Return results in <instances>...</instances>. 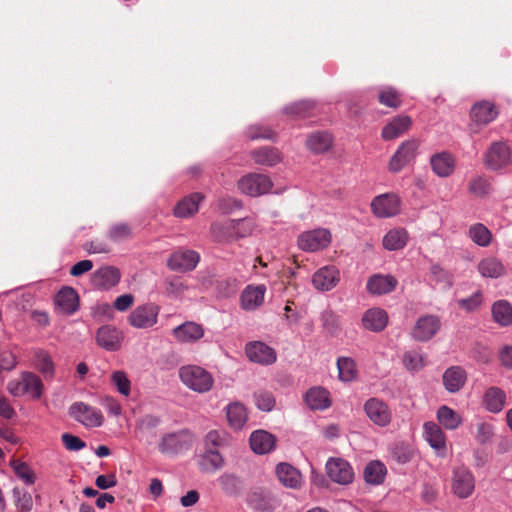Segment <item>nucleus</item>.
I'll list each match as a JSON object with an SVG mask.
<instances>
[{"label": "nucleus", "mask_w": 512, "mask_h": 512, "mask_svg": "<svg viewBox=\"0 0 512 512\" xmlns=\"http://www.w3.org/2000/svg\"><path fill=\"white\" fill-rule=\"evenodd\" d=\"M180 381L190 390L203 394L209 392L214 385L212 374L198 365H184L179 369Z\"/></svg>", "instance_id": "1"}, {"label": "nucleus", "mask_w": 512, "mask_h": 512, "mask_svg": "<svg viewBox=\"0 0 512 512\" xmlns=\"http://www.w3.org/2000/svg\"><path fill=\"white\" fill-rule=\"evenodd\" d=\"M42 380L32 372H22L18 379L7 383V391L14 397L27 396L32 400H38L43 394Z\"/></svg>", "instance_id": "2"}, {"label": "nucleus", "mask_w": 512, "mask_h": 512, "mask_svg": "<svg viewBox=\"0 0 512 512\" xmlns=\"http://www.w3.org/2000/svg\"><path fill=\"white\" fill-rule=\"evenodd\" d=\"M332 241V234L326 228L302 232L297 238L298 247L305 252H318L326 249Z\"/></svg>", "instance_id": "3"}, {"label": "nucleus", "mask_w": 512, "mask_h": 512, "mask_svg": "<svg viewBox=\"0 0 512 512\" xmlns=\"http://www.w3.org/2000/svg\"><path fill=\"white\" fill-rule=\"evenodd\" d=\"M69 415L86 428L100 427L104 422L101 410L84 402L73 403L69 408Z\"/></svg>", "instance_id": "4"}, {"label": "nucleus", "mask_w": 512, "mask_h": 512, "mask_svg": "<svg viewBox=\"0 0 512 512\" xmlns=\"http://www.w3.org/2000/svg\"><path fill=\"white\" fill-rule=\"evenodd\" d=\"M192 434L187 430L167 433L162 436L158 448L163 454L174 455L186 451L192 445Z\"/></svg>", "instance_id": "5"}, {"label": "nucleus", "mask_w": 512, "mask_h": 512, "mask_svg": "<svg viewBox=\"0 0 512 512\" xmlns=\"http://www.w3.org/2000/svg\"><path fill=\"white\" fill-rule=\"evenodd\" d=\"M269 176L259 173H250L238 181V189L245 195L258 197L268 193L272 188Z\"/></svg>", "instance_id": "6"}, {"label": "nucleus", "mask_w": 512, "mask_h": 512, "mask_svg": "<svg viewBox=\"0 0 512 512\" xmlns=\"http://www.w3.org/2000/svg\"><path fill=\"white\" fill-rule=\"evenodd\" d=\"M485 166L497 171L512 164V150L505 142H494L484 156Z\"/></svg>", "instance_id": "7"}, {"label": "nucleus", "mask_w": 512, "mask_h": 512, "mask_svg": "<svg viewBox=\"0 0 512 512\" xmlns=\"http://www.w3.org/2000/svg\"><path fill=\"white\" fill-rule=\"evenodd\" d=\"M160 308L154 303H146L137 306L129 315L128 322L132 327L138 329H148L153 327L158 321Z\"/></svg>", "instance_id": "8"}, {"label": "nucleus", "mask_w": 512, "mask_h": 512, "mask_svg": "<svg viewBox=\"0 0 512 512\" xmlns=\"http://www.w3.org/2000/svg\"><path fill=\"white\" fill-rule=\"evenodd\" d=\"M328 477L339 485H348L354 480V470L350 463L343 458L331 457L326 462Z\"/></svg>", "instance_id": "9"}, {"label": "nucleus", "mask_w": 512, "mask_h": 512, "mask_svg": "<svg viewBox=\"0 0 512 512\" xmlns=\"http://www.w3.org/2000/svg\"><path fill=\"white\" fill-rule=\"evenodd\" d=\"M401 201L394 193H385L376 196L371 204V211L377 218H390L400 212Z\"/></svg>", "instance_id": "10"}, {"label": "nucleus", "mask_w": 512, "mask_h": 512, "mask_svg": "<svg viewBox=\"0 0 512 512\" xmlns=\"http://www.w3.org/2000/svg\"><path fill=\"white\" fill-rule=\"evenodd\" d=\"M452 491L462 499L468 498L475 489V478L466 467H457L453 470Z\"/></svg>", "instance_id": "11"}, {"label": "nucleus", "mask_w": 512, "mask_h": 512, "mask_svg": "<svg viewBox=\"0 0 512 512\" xmlns=\"http://www.w3.org/2000/svg\"><path fill=\"white\" fill-rule=\"evenodd\" d=\"M200 255L193 250L180 249L172 253L167 260V266L172 271L188 272L196 268Z\"/></svg>", "instance_id": "12"}, {"label": "nucleus", "mask_w": 512, "mask_h": 512, "mask_svg": "<svg viewBox=\"0 0 512 512\" xmlns=\"http://www.w3.org/2000/svg\"><path fill=\"white\" fill-rule=\"evenodd\" d=\"M419 142L415 139L403 142L389 161V170L397 173L402 170L417 154Z\"/></svg>", "instance_id": "13"}, {"label": "nucleus", "mask_w": 512, "mask_h": 512, "mask_svg": "<svg viewBox=\"0 0 512 512\" xmlns=\"http://www.w3.org/2000/svg\"><path fill=\"white\" fill-rule=\"evenodd\" d=\"M364 411L377 426L385 427L391 422L392 414L388 405L378 398L368 399L364 404Z\"/></svg>", "instance_id": "14"}, {"label": "nucleus", "mask_w": 512, "mask_h": 512, "mask_svg": "<svg viewBox=\"0 0 512 512\" xmlns=\"http://www.w3.org/2000/svg\"><path fill=\"white\" fill-rule=\"evenodd\" d=\"M245 352L250 361L261 365H271L277 359L275 349L261 341L247 343Z\"/></svg>", "instance_id": "15"}, {"label": "nucleus", "mask_w": 512, "mask_h": 512, "mask_svg": "<svg viewBox=\"0 0 512 512\" xmlns=\"http://www.w3.org/2000/svg\"><path fill=\"white\" fill-rule=\"evenodd\" d=\"M340 281L339 270L333 265L319 268L312 276V284L315 289L325 292L330 291Z\"/></svg>", "instance_id": "16"}, {"label": "nucleus", "mask_w": 512, "mask_h": 512, "mask_svg": "<svg viewBox=\"0 0 512 512\" xmlns=\"http://www.w3.org/2000/svg\"><path fill=\"white\" fill-rule=\"evenodd\" d=\"M440 327V319L437 316H422L412 330V337L417 341H428L439 331Z\"/></svg>", "instance_id": "17"}, {"label": "nucleus", "mask_w": 512, "mask_h": 512, "mask_svg": "<svg viewBox=\"0 0 512 512\" xmlns=\"http://www.w3.org/2000/svg\"><path fill=\"white\" fill-rule=\"evenodd\" d=\"M122 341L123 333L112 325H104L97 330L96 342L107 351L119 350Z\"/></svg>", "instance_id": "18"}, {"label": "nucleus", "mask_w": 512, "mask_h": 512, "mask_svg": "<svg viewBox=\"0 0 512 512\" xmlns=\"http://www.w3.org/2000/svg\"><path fill=\"white\" fill-rule=\"evenodd\" d=\"M388 321L389 317L384 309L372 307L363 313L361 325L365 330L378 333L387 327Z\"/></svg>", "instance_id": "19"}, {"label": "nucleus", "mask_w": 512, "mask_h": 512, "mask_svg": "<svg viewBox=\"0 0 512 512\" xmlns=\"http://www.w3.org/2000/svg\"><path fill=\"white\" fill-rule=\"evenodd\" d=\"M121 279V273L114 266H103L92 274V284L102 290H108L116 286Z\"/></svg>", "instance_id": "20"}, {"label": "nucleus", "mask_w": 512, "mask_h": 512, "mask_svg": "<svg viewBox=\"0 0 512 512\" xmlns=\"http://www.w3.org/2000/svg\"><path fill=\"white\" fill-rule=\"evenodd\" d=\"M423 436L429 445L436 451L437 455H446V436L438 424L426 422L423 426Z\"/></svg>", "instance_id": "21"}, {"label": "nucleus", "mask_w": 512, "mask_h": 512, "mask_svg": "<svg viewBox=\"0 0 512 512\" xmlns=\"http://www.w3.org/2000/svg\"><path fill=\"white\" fill-rule=\"evenodd\" d=\"M172 334L181 343H194L204 336V328L201 324L187 321L175 327Z\"/></svg>", "instance_id": "22"}, {"label": "nucleus", "mask_w": 512, "mask_h": 512, "mask_svg": "<svg viewBox=\"0 0 512 512\" xmlns=\"http://www.w3.org/2000/svg\"><path fill=\"white\" fill-rule=\"evenodd\" d=\"M266 293L265 285H248L241 293V307L247 311H253L264 302Z\"/></svg>", "instance_id": "23"}, {"label": "nucleus", "mask_w": 512, "mask_h": 512, "mask_svg": "<svg viewBox=\"0 0 512 512\" xmlns=\"http://www.w3.org/2000/svg\"><path fill=\"white\" fill-rule=\"evenodd\" d=\"M430 165L432 171L441 178L452 175L455 170L456 161L449 152H439L431 156Z\"/></svg>", "instance_id": "24"}, {"label": "nucleus", "mask_w": 512, "mask_h": 512, "mask_svg": "<svg viewBox=\"0 0 512 512\" xmlns=\"http://www.w3.org/2000/svg\"><path fill=\"white\" fill-rule=\"evenodd\" d=\"M412 125V119L407 115H398L389 121L382 129L381 136L389 141L406 133Z\"/></svg>", "instance_id": "25"}, {"label": "nucleus", "mask_w": 512, "mask_h": 512, "mask_svg": "<svg viewBox=\"0 0 512 512\" xmlns=\"http://www.w3.org/2000/svg\"><path fill=\"white\" fill-rule=\"evenodd\" d=\"M397 279L392 275L374 274L367 281V291L373 295L388 294L395 290Z\"/></svg>", "instance_id": "26"}, {"label": "nucleus", "mask_w": 512, "mask_h": 512, "mask_svg": "<svg viewBox=\"0 0 512 512\" xmlns=\"http://www.w3.org/2000/svg\"><path fill=\"white\" fill-rule=\"evenodd\" d=\"M471 120L477 125H487L498 116L493 103L480 101L473 105L470 112Z\"/></svg>", "instance_id": "27"}, {"label": "nucleus", "mask_w": 512, "mask_h": 512, "mask_svg": "<svg viewBox=\"0 0 512 512\" xmlns=\"http://www.w3.org/2000/svg\"><path fill=\"white\" fill-rule=\"evenodd\" d=\"M276 475L281 484L290 489H299L302 485V475L298 469L288 463L276 466Z\"/></svg>", "instance_id": "28"}, {"label": "nucleus", "mask_w": 512, "mask_h": 512, "mask_svg": "<svg viewBox=\"0 0 512 512\" xmlns=\"http://www.w3.org/2000/svg\"><path fill=\"white\" fill-rule=\"evenodd\" d=\"M249 442L253 452L263 455L274 449L276 438L265 430H256L250 435Z\"/></svg>", "instance_id": "29"}, {"label": "nucleus", "mask_w": 512, "mask_h": 512, "mask_svg": "<svg viewBox=\"0 0 512 512\" xmlns=\"http://www.w3.org/2000/svg\"><path fill=\"white\" fill-rule=\"evenodd\" d=\"M55 304L61 313L70 315L78 309V294L73 288L64 287L57 293Z\"/></svg>", "instance_id": "30"}, {"label": "nucleus", "mask_w": 512, "mask_h": 512, "mask_svg": "<svg viewBox=\"0 0 512 512\" xmlns=\"http://www.w3.org/2000/svg\"><path fill=\"white\" fill-rule=\"evenodd\" d=\"M204 199L201 193L195 192L180 200L174 208V215L178 218H189L199 210V204Z\"/></svg>", "instance_id": "31"}, {"label": "nucleus", "mask_w": 512, "mask_h": 512, "mask_svg": "<svg viewBox=\"0 0 512 512\" xmlns=\"http://www.w3.org/2000/svg\"><path fill=\"white\" fill-rule=\"evenodd\" d=\"M467 374L460 366H452L443 374V384L450 393L458 392L466 383Z\"/></svg>", "instance_id": "32"}, {"label": "nucleus", "mask_w": 512, "mask_h": 512, "mask_svg": "<svg viewBox=\"0 0 512 512\" xmlns=\"http://www.w3.org/2000/svg\"><path fill=\"white\" fill-rule=\"evenodd\" d=\"M307 406L312 410H324L331 406L329 392L322 387H312L304 397Z\"/></svg>", "instance_id": "33"}, {"label": "nucleus", "mask_w": 512, "mask_h": 512, "mask_svg": "<svg viewBox=\"0 0 512 512\" xmlns=\"http://www.w3.org/2000/svg\"><path fill=\"white\" fill-rule=\"evenodd\" d=\"M408 232L404 228H394L389 230L383 237V247L388 251L403 249L408 241Z\"/></svg>", "instance_id": "34"}, {"label": "nucleus", "mask_w": 512, "mask_h": 512, "mask_svg": "<svg viewBox=\"0 0 512 512\" xmlns=\"http://www.w3.org/2000/svg\"><path fill=\"white\" fill-rule=\"evenodd\" d=\"M478 271L485 278H499L506 273L503 263L495 257L482 259L478 264Z\"/></svg>", "instance_id": "35"}, {"label": "nucleus", "mask_w": 512, "mask_h": 512, "mask_svg": "<svg viewBox=\"0 0 512 512\" xmlns=\"http://www.w3.org/2000/svg\"><path fill=\"white\" fill-rule=\"evenodd\" d=\"M333 138L330 133L321 131L312 133L306 140V145L313 153H323L330 149Z\"/></svg>", "instance_id": "36"}, {"label": "nucleus", "mask_w": 512, "mask_h": 512, "mask_svg": "<svg viewBox=\"0 0 512 512\" xmlns=\"http://www.w3.org/2000/svg\"><path fill=\"white\" fill-rule=\"evenodd\" d=\"M493 320L500 326L512 325V305L507 300H498L492 305Z\"/></svg>", "instance_id": "37"}, {"label": "nucleus", "mask_w": 512, "mask_h": 512, "mask_svg": "<svg viewBox=\"0 0 512 512\" xmlns=\"http://www.w3.org/2000/svg\"><path fill=\"white\" fill-rule=\"evenodd\" d=\"M506 401V394L498 387H490L484 395V404L492 413L500 412Z\"/></svg>", "instance_id": "38"}, {"label": "nucleus", "mask_w": 512, "mask_h": 512, "mask_svg": "<svg viewBox=\"0 0 512 512\" xmlns=\"http://www.w3.org/2000/svg\"><path fill=\"white\" fill-rule=\"evenodd\" d=\"M251 157L256 164L274 166L281 161V155L276 148L263 147L252 151Z\"/></svg>", "instance_id": "39"}, {"label": "nucleus", "mask_w": 512, "mask_h": 512, "mask_svg": "<svg viewBox=\"0 0 512 512\" xmlns=\"http://www.w3.org/2000/svg\"><path fill=\"white\" fill-rule=\"evenodd\" d=\"M387 470L383 463L380 461L369 462L363 472L364 480L371 485L381 484L386 476Z\"/></svg>", "instance_id": "40"}, {"label": "nucleus", "mask_w": 512, "mask_h": 512, "mask_svg": "<svg viewBox=\"0 0 512 512\" xmlns=\"http://www.w3.org/2000/svg\"><path fill=\"white\" fill-rule=\"evenodd\" d=\"M437 420L447 430L457 429L463 421L458 413L446 405L438 409Z\"/></svg>", "instance_id": "41"}, {"label": "nucleus", "mask_w": 512, "mask_h": 512, "mask_svg": "<svg viewBox=\"0 0 512 512\" xmlns=\"http://www.w3.org/2000/svg\"><path fill=\"white\" fill-rule=\"evenodd\" d=\"M227 420L233 429H241L247 421V412L244 405L239 402L228 405Z\"/></svg>", "instance_id": "42"}, {"label": "nucleus", "mask_w": 512, "mask_h": 512, "mask_svg": "<svg viewBox=\"0 0 512 512\" xmlns=\"http://www.w3.org/2000/svg\"><path fill=\"white\" fill-rule=\"evenodd\" d=\"M339 379L343 382H351L357 377L355 361L350 357H339L337 359Z\"/></svg>", "instance_id": "43"}, {"label": "nucleus", "mask_w": 512, "mask_h": 512, "mask_svg": "<svg viewBox=\"0 0 512 512\" xmlns=\"http://www.w3.org/2000/svg\"><path fill=\"white\" fill-rule=\"evenodd\" d=\"M248 504L254 510L265 512L274 508L275 500L268 493L254 492L249 496Z\"/></svg>", "instance_id": "44"}, {"label": "nucleus", "mask_w": 512, "mask_h": 512, "mask_svg": "<svg viewBox=\"0 0 512 512\" xmlns=\"http://www.w3.org/2000/svg\"><path fill=\"white\" fill-rule=\"evenodd\" d=\"M469 237L475 244L486 247L491 243L492 234L486 226L477 223L469 228Z\"/></svg>", "instance_id": "45"}, {"label": "nucleus", "mask_w": 512, "mask_h": 512, "mask_svg": "<svg viewBox=\"0 0 512 512\" xmlns=\"http://www.w3.org/2000/svg\"><path fill=\"white\" fill-rule=\"evenodd\" d=\"M320 320L323 329L330 335L335 336L340 331V317L332 310L326 309L321 313Z\"/></svg>", "instance_id": "46"}, {"label": "nucleus", "mask_w": 512, "mask_h": 512, "mask_svg": "<svg viewBox=\"0 0 512 512\" xmlns=\"http://www.w3.org/2000/svg\"><path fill=\"white\" fill-rule=\"evenodd\" d=\"M218 483L224 493L235 495L242 489L240 479L231 473H224L218 478Z\"/></svg>", "instance_id": "47"}, {"label": "nucleus", "mask_w": 512, "mask_h": 512, "mask_svg": "<svg viewBox=\"0 0 512 512\" xmlns=\"http://www.w3.org/2000/svg\"><path fill=\"white\" fill-rule=\"evenodd\" d=\"M202 466L206 471H216L224 466V459L217 450L207 449L202 456Z\"/></svg>", "instance_id": "48"}, {"label": "nucleus", "mask_w": 512, "mask_h": 512, "mask_svg": "<svg viewBox=\"0 0 512 512\" xmlns=\"http://www.w3.org/2000/svg\"><path fill=\"white\" fill-rule=\"evenodd\" d=\"M402 361L405 368L412 372H417L425 366L424 355L417 350L405 352Z\"/></svg>", "instance_id": "49"}, {"label": "nucleus", "mask_w": 512, "mask_h": 512, "mask_svg": "<svg viewBox=\"0 0 512 512\" xmlns=\"http://www.w3.org/2000/svg\"><path fill=\"white\" fill-rule=\"evenodd\" d=\"M110 380L121 395L125 397H128L130 395L131 381L129 380L127 374L124 371L117 370L112 372Z\"/></svg>", "instance_id": "50"}, {"label": "nucleus", "mask_w": 512, "mask_h": 512, "mask_svg": "<svg viewBox=\"0 0 512 512\" xmlns=\"http://www.w3.org/2000/svg\"><path fill=\"white\" fill-rule=\"evenodd\" d=\"M231 220L215 222L211 225V233L215 241L223 242L233 239V228L229 227Z\"/></svg>", "instance_id": "51"}, {"label": "nucleus", "mask_w": 512, "mask_h": 512, "mask_svg": "<svg viewBox=\"0 0 512 512\" xmlns=\"http://www.w3.org/2000/svg\"><path fill=\"white\" fill-rule=\"evenodd\" d=\"M229 227L233 228V239L243 238L251 235L255 227L251 219L231 220Z\"/></svg>", "instance_id": "52"}, {"label": "nucleus", "mask_w": 512, "mask_h": 512, "mask_svg": "<svg viewBox=\"0 0 512 512\" xmlns=\"http://www.w3.org/2000/svg\"><path fill=\"white\" fill-rule=\"evenodd\" d=\"M11 467L13 468L15 474L27 485H32L35 483L36 476L33 470L29 467V465L25 462H20L18 460H14L11 462Z\"/></svg>", "instance_id": "53"}, {"label": "nucleus", "mask_w": 512, "mask_h": 512, "mask_svg": "<svg viewBox=\"0 0 512 512\" xmlns=\"http://www.w3.org/2000/svg\"><path fill=\"white\" fill-rule=\"evenodd\" d=\"M228 445V434L224 431L212 430L205 436V446L207 449L217 450V448Z\"/></svg>", "instance_id": "54"}, {"label": "nucleus", "mask_w": 512, "mask_h": 512, "mask_svg": "<svg viewBox=\"0 0 512 512\" xmlns=\"http://www.w3.org/2000/svg\"><path fill=\"white\" fill-rule=\"evenodd\" d=\"M492 190L490 182L482 177H474L469 183V191L477 197H484L490 194Z\"/></svg>", "instance_id": "55"}, {"label": "nucleus", "mask_w": 512, "mask_h": 512, "mask_svg": "<svg viewBox=\"0 0 512 512\" xmlns=\"http://www.w3.org/2000/svg\"><path fill=\"white\" fill-rule=\"evenodd\" d=\"M378 99L382 105L390 108H397L401 104L400 94L391 87H387L380 91Z\"/></svg>", "instance_id": "56"}, {"label": "nucleus", "mask_w": 512, "mask_h": 512, "mask_svg": "<svg viewBox=\"0 0 512 512\" xmlns=\"http://www.w3.org/2000/svg\"><path fill=\"white\" fill-rule=\"evenodd\" d=\"M131 228L125 223H119L111 226L108 231V238L113 242H121L131 237Z\"/></svg>", "instance_id": "57"}, {"label": "nucleus", "mask_w": 512, "mask_h": 512, "mask_svg": "<svg viewBox=\"0 0 512 512\" xmlns=\"http://www.w3.org/2000/svg\"><path fill=\"white\" fill-rule=\"evenodd\" d=\"M254 397L256 406L262 411L269 412L275 406V398L270 392L260 391L255 393Z\"/></svg>", "instance_id": "58"}, {"label": "nucleus", "mask_w": 512, "mask_h": 512, "mask_svg": "<svg viewBox=\"0 0 512 512\" xmlns=\"http://www.w3.org/2000/svg\"><path fill=\"white\" fill-rule=\"evenodd\" d=\"M35 366L44 374L51 375L53 373V363L50 356L42 350L35 353Z\"/></svg>", "instance_id": "59"}, {"label": "nucleus", "mask_w": 512, "mask_h": 512, "mask_svg": "<svg viewBox=\"0 0 512 512\" xmlns=\"http://www.w3.org/2000/svg\"><path fill=\"white\" fill-rule=\"evenodd\" d=\"M166 292L169 295L179 296L187 290V286L184 284L181 278L173 276L166 280Z\"/></svg>", "instance_id": "60"}, {"label": "nucleus", "mask_w": 512, "mask_h": 512, "mask_svg": "<svg viewBox=\"0 0 512 512\" xmlns=\"http://www.w3.org/2000/svg\"><path fill=\"white\" fill-rule=\"evenodd\" d=\"M483 301L482 293L480 291L475 292L468 298L458 300V305L468 312L475 311Z\"/></svg>", "instance_id": "61"}, {"label": "nucleus", "mask_w": 512, "mask_h": 512, "mask_svg": "<svg viewBox=\"0 0 512 512\" xmlns=\"http://www.w3.org/2000/svg\"><path fill=\"white\" fill-rule=\"evenodd\" d=\"M314 107L311 101H300L285 108V112L289 114L300 115L303 117L310 116L309 111Z\"/></svg>", "instance_id": "62"}, {"label": "nucleus", "mask_w": 512, "mask_h": 512, "mask_svg": "<svg viewBox=\"0 0 512 512\" xmlns=\"http://www.w3.org/2000/svg\"><path fill=\"white\" fill-rule=\"evenodd\" d=\"M61 440L65 448L70 451H79L86 446V443L83 440L69 433L62 434Z\"/></svg>", "instance_id": "63"}, {"label": "nucleus", "mask_w": 512, "mask_h": 512, "mask_svg": "<svg viewBox=\"0 0 512 512\" xmlns=\"http://www.w3.org/2000/svg\"><path fill=\"white\" fill-rule=\"evenodd\" d=\"M430 273L433 280L436 281L437 283H443L449 286L451 285V276L449 272L443 269L440 265H432Z\"/></svg>", "instance_id": "64"}]
</instances>
